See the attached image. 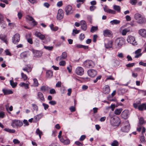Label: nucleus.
Returning <instances> with one entry per match:
<instances>
[{
    "instance_id": "obj_1",
    "label": "nucleus",
    "mask_w": 146,
    "mask_h": 146,
    "mask_svg": "<svg viewBox=\"0 0 146 146\" xmlns=\"http://www.w3.org/2000/svg\"><path fill=\"white\" fill-rule=\"evenodd\" d=\"M141 104V102L139 101L134 103L133 106L135 109H138L140 111L146 110V103H143L142 104Z\"/></svg>"
},
{
    "instance_id": "obj_2",
    "label": "nucleus",
    "mask_w": 146,
    "mask_h": 146,
    "mask_svg": "<svg viewBox=\"0 0 146 146\" xmlns=\"http://www.w3.org/2000/svg\"><path fill=\"white\" fill-rule=\"evenodd\" d=\"M125 40L122 37H120L116 39L115 42L116 48L119 49L121 46L125 44Z\"/></svg>"
},
{
    "instance_id": "obj_3",
    "label": "nucleus",
    "mask_w": 146,
    "mask_h": 146,
    "mask_svg": "<svg viewBox=\"0 0 146 146\" xmlns=\"http://www.w3.org/2000/svg\"><path fill=\"white\" fill-rule=\"evenodd\" d=\"M23 124L22 121L17 119L13 120L11 123V125L14 128L21 127L23 125Z\"/></svg>"
},
{
    "instance_id": "obj_4",
    "label": "nucleus",
    "mask_w": 146,
    "mask_h": 146,
    "mask_svg": "<svg viewBox=\"0 0 146 146\" xmlns=\"http://www.w3.org/2000/svg\"><path fill=\"white\" fill-rule=\"evenodd\" d=\"M120 119L117 117L113 118L110 120L111 125L113 126H118L120 124Z\"/></svg>"
},
{
    "instance_id": "obj_5",
    "label": "nucleus",
    "mask_w": 146,
    "mask_h": 146,
    "mask_svg": "<svg viewBox=\"0 0 146 146\" xmlns=\"http://www.w3.org/2000/svg\"><path fill=\"white\" fill-rule=\"evenodd\" d=\"M84 66L87 68H92L94 66L93 62L90 60H87L84 62Z\"/></svg>"
},
{
    "instance_id": "obj_6",
    "label": "nucleus",
    "mask_w": 146,
    "mask_h": 146,
    "mask_svg": "<svg viewBox=\"0 0 146 146\" xmlns=\"http://www.w3.org/2000/svg\"><path fill=\"white\" fill-rule=\"evenodd\" d=\"M129 128L130 126L128 122L125 121L122 127L121 130L123 132H127L129 131Z\"/></svg>"
},
{
    "instance_id": "obj_7",
    "label": "nucleus",
    "mask_w": 146,
    "mask_h": 146,
    "mask_svg": "<svg viewBox=\"0 0 146 146\" xmlns=\"http://www.w3.org/2000/svg\"><path fill=\"white\" fill-rule=\"evenodd\" d=\"M33 53L35 57H40L42 55L43 52L41 51H39L32 48L31 50Z\"/></svg>"
},
{
    "instance_id": "obj_8",
    "label": "nucleus",
    "mask_w": 146,
    "mask_h": 146,
    "mask_svg": "<svg viewBox=\"0 0 146 146\" xmlns=\"http://www.w3.org/2000/svg\"><path fill=\"white\" fill-rule=\"evenodd\" d=\"M127 40L129 43L135 45L137 44L135 38L131 35L129 36L127 38Z\"/></svg>"
},
{
    "instance_id": "obj_9",
    "label": "nucleus",
    "mask_w": 146,
    "mask_h": 146,
    "mask_svg": "<svg viewBox=\"0 0 146 146\" xmlns=\"http://www.w3.org/2000/svg\"><path fill=\"white\" fill-rule=\"evenodd\" d=\"M20 40V36L19 34H16L12 37V42L14 44H17Z\"/></svg>"
},
{
    "instance_id": "obj_10",
    "label": "nucleus",
    "mask_w": 146,
    "mask_h": 146,
    "mask_svg": "<svg viewBox=\"0 0 146 146\" xmlns=\"http://www.w3.org/2000/svg\"><path fill=\"white\" fill-rule=\"evenodd\" d=\"M64 17L63 11L62 9H59L58 11V13L57 15V19L58 20H60Z\"/></svg>"
},
{
    "instance_id": "obj_11",
    "label": "nucleus",
    "mask_w": 146,
    "mask_h": 146,
    "mask_svg": "<svg viewBox=\"0 0 146 146\" xmlns=\"http://www.w3.org/2000/svg\"><path fill=\"white\" fill-rule=\"evenodd\" d=\"M67 53L66 52H64L62 53L60 56L57 57L56 58V60L57 61H60L61 60L65 59L67 58Z\"/></svg>"
},
{
    "instance_id": "obj_12",
    "label": "nucleus",
    "mask_w": 146,
    "mask_h": 146,
    "mask_svg": "<svg viewBox=\"0 0 146 146\" xmlns=\"http://www.w3.org/2000/svg\"><path fill=\"white\" fill-rule=\"evenodd\" d=\"M84 71L83 68L81 67H78L76 69V74L80 76H82L84 73Z\"/></svg>"
},
{
    "instance_id": "obj_13",
    "label": "nucleus",
    "mask_w": 146,
    "mask_h": 146,
    "mask_svg": "<svg viewBox=\"0 0 146 146\" xmlns=\"http://www.w3.org/2000/svg\"><path fill=\"white\" fill-rule=\"evenodd\" d=\"M87 73L88 76L92 77H94L97 73L96 70L92 69L89 70Z\"/></svg>"
},
{
    "instance_id": "obj_14",
    "label": "nucleus",
    "mask_w": 146,
    "mask_h": 146,
    "mask_svg": "<svg viewBox=\"0 0 146 146\" xmlns=\"http://www.w3.org/2000/svg\"><path fill=\"white\" fill-rule=\"evenodd\" d=\"M103 35L105 37H111L113 34L111 31L109 29H106L103 31Z\"/></svg>"
},
{
    "instance_id": "obj_15",
    "label": "nucleus",
    "mask_w": 146,
    "mask_h": 146,
    "mask_svg": "<svg viewBox=\"0 0 146 146\" xmlns=\"http://www.w3.org/2000/svg\"><path fill=\"white\" fill-rule=\"evenodd\" d=\"M40 90L41 91H55L54 89H51L47 86H43L40 88Z\"/></svg>"
},
{
    "instance_id": "obj_16",
    "label": "nucleus",
    "mask_w": 146,
    "mask_h": 146,
    "mask_svg": "<svg viewBox=\"0 0 146 146\" xmlns=\"http://www.w3.org/2000/svg\"><path fill=\"white\" fill-rule=\"evenodd\" d=\"M72 7L70 5L66 6L65 8V11L67 15L72 13Z\"/></svg>"
},
{
    "instance_id": "obj_17",
    "label": "nucleus",
    "mask_w": 146,
    "mask_h": 146,
    "mask_svg": "<svg viewBox=\"0 0 146 146\" xmlns=\"http://www.w3.org/2000/svg\"><path fill=\"white\" fill-rule=\"evenodd\" d=\"M81 28L82 30L85 31L87 29V26L86 21L84 20L81 21L80 22Z\"/></svg>"
},
{
    "instance_id": "obj_18",
    "label": "nucleus",
    "mask_w": 146,
    "mask_h": 146,
    "mask_svg": "<svg viewBox=\"0 0 146 146\" xmlns=\"http://www.w3.org/2000/svg\"><path fill=\"white\" fill-rule=\"evenodd\" d=\"M129 113V111L128 110H124L121 113L122 117L124 119H126L127 118Z\"/></svg>"
},
{
    "instance_id": "obj_19",
    "label": "nucleus",
    "mask_w": 146,
    "mask_h": 146,
    "mask_svg": "<svg viewBox=\"0 0 146 146\" xmlns=\"http://www.w3.org/2000/svg\"><path fill=\"white\" fill-rule=\"evenodd\" d=\"M139 34L141 36L146 37V30L144 29H141L139 31Z\"/></svg>"
},
{
    "instance_id": "obj_20",
    "label": "nucleus",
    "mask_w": 146,
    "mask_h": 146,
    "mask_svg": "<svg viewBox=\"0 0 146 146\" xmlns=\"http://www.w3.org/2000/svg\"><path fill=\"white\" fill-rule=\"evenodd\" d=\"M35 35L41 40H44L45 38V36L39 32L36 31L35 33Z\"/></svg>"
},
{
    "instance_id": "obj_21",
    "label": "nucleus",
    "mask_w": 146,
    "mask_h": 146,
    "mask_svg": "<svg viewBox=\"0 0 146 146\" xmlns=\"http://www.w3.org/2000/svg\"><path fill=\"white\" fill-rule=\"evenodd\" d=\"M60 141L65 145L69 144L70 143V140L68 139H66H66H64L63 138H60Z\"/></svg>"
},
{
    "instance_id": "obj_22",
    "label": "nucleus",
    "mask_w": 146,
    "mask_h": 146,
    "mask_svg": "<svg viewBox=\"0 0 146 146\" xmlns=\"http://www.w3.org/2000/svg\"><path fill=\"white\" fill-rule=\"evenodd\" d=\"M26 19L29 21H32V23L34 24V25H36L37 24L36 22L34 20V19L31 16L27 15L26 17Z\"/></svg>"
},
{
    "instance_id": "obj_23",
    "label": "nucleus",
    "mask_w": 146,
    "mask_h": 146,
    "mask_svg": "<svg viewBox=\"0 0 146 146\" xmlns=\"http://www.w3.org/2000/svg\"><path fill=\"white\" fill-rule=\"evenodd\" d=\"M0 39L3 41L6 44H7V38L5 35L3 34L0 35Z\"/></svg>"
},
{
    "instance_id": "obj_24",
    "label": "nucleus",
    "mask_w": 146,
    "mask_h": 146,
    "mask_svg": "<svg viewBox=\"0 0 146 146\" xmlns=\"http://www.w3.org/2000/svg\"><path fill=\"white\" fill-rule=\"evenodd\" d=\"M141 51V49H139L135 51V54L136 55L135 56V58H138L139 56H141L142 54L140 53Z\"/></svg>"
},
{
    "instance_id": "obj_25",
    "label": "nucleus",
    "mask_w": 146,
    "mask_h": 146,
    "mask_svg": "<svg viewBox=\"0 0 146 146\" xmlns=\"http://www.w3.org/2000/svg\"><path fill=\"white\" fill-rule=\"evenodd\" d=\"M146 21V19L144 17L142 16L137 21V22L141 24L144 23Z\"/></svg>"
},
{
    "instance_id": "obj_26",
    "label": "nucleus",
    "mask_w": 146,
    "mask_h": 146,
    "mask_svg": "<svg viewBox=\"0 0 146 146\" xmlns=\"http://www.w3.org/2000/svg\"><path fill=\"white\" fill-rule=\"evenodd\" d=\"M113 42L112 41H109L107 44H105V47L106 48H110L112 47Z\"/></svg>"
},
{
    "instance_id": "obj_27",
    "label": "nucleus",
    "mask_w": 146,
    "mask_h": 146,
    "mask_svg": "<svg viewBox=\"0 0 146 146\" xmlns=\"http://www.w3.org/2000/svg\"><path fill=\"white\" fill-rule=\"evenodd\" d=\"M28 83H25L24 82H21L20 84L19 85L21 86L24 87L26 89L29 88V83L28 82Z\"/></svg>"
},
{
    "instance_id": "obj_28",
    "label": "nucleus",
    "mask_w": 146,
    "mask_h": 146,
    "mask_svg": "<svg viewBox=\"0 0 146 146\" xmlns=\"http://www.w3.org/2000/svg\"><path fill=\"white\" fill-rule=\"evenodd\" d=\"M76 47L77 48H83L86 49L88 48V46H84L80 44H77L76 45Z\"/></svg>"
},
{
    "instance_id": "obj_29",
    "label": "nucleus",
    "mask_w": 146,
    "mask_h": 146,
    "mask_svg": "<svg viewBox=\"0 0 146 146\" xmlns=\"http://www.w3.org/2000/svg\"><path fill=\"white\" fill-rule=\"evenodd\" d=\"M122 111V108L117 109L115 110V114L116 115H119L120 114Z\"/></svg>"
},
{
    "instance_id": "obj_30",
    "label": "nucleus",
    "mask_w": 146,
    "mask_h": 146,
    "mask_svg": "<svg viewBox=\"0 0 146 146\" xmlns=\"http://www.w3.org/2000/svg\"><path fill=\"white\" fill-rule=\"evenodd\" d=\"M120 23V21L116 19L113 20L110 22V24L112 25H117L119 24Z\"/></svg>"
},
{
    "instance_id": "obj_31",
    "label": "nucleus",
    "mask_w": 146,
    "mask_h": 146,
    "mask_svg": "<svg viewBox=\"0 0 146 146\" xmlns=\"http://www.w3.org/2000/svg\"><path fill=\"white\" fill-rule=\"evenodd\" d=\"M36 133L37 135H38L40 138L41 139V136L43 135L42 132L40 131L39 129L38 128L36 130Z\"/></svg>"
},
{
    "instance_id": "obj_32",
    "label": "nucleus",
    "mask_w": 146,
    "mask_h": 146,
    "mask_svg": "<svg viewBox=\"0 0 146 146\" xmlns=\"http://www.w3.org/2000/svg\"><path fill=\"white\" fill-rule=\"evenodd\" d=\"M4 130L11 133H14L15 132V130L13 129H11L8 128H5Z\"/></svg>"
},
{
    "instance_id": "obj_33",
    "label": "nucleus",
    "mask_w": 146,
    "mask_h": 146,
    "mask_svg": "<svg viewBox=\"0 0 146 146\" xmlns=\"http://www.w3.org/2000/svg\"><path fill=\"white\" fill-rule=\"evenodd\" d=\"M46 74V76L48 78H51L52 76L53 73L52 71L51 70H49L47 71Z\"/></svg>"
},
{
    "instance_id": "obj_34",
    "label": "nucleus",
    "mask_w": 146,
    "mask_h": 146,
    "mask_svg": "<svg viewBox=\"0 0 146 146\" xmlns=\"http://www.w3.org/2000/svg\"><path fill=\"white\" fill-rule=\"evenodd\" d=\"M50 27L51 30L53 31H56L58 29V27L56 26L54 27V25L53 24H51L50 25Z\"/></svg>"
},
{
    "instance_id": "obj_35",
    "label": "nucleus",
    "mask_w": 146,
    "mask_h": 146,
    "mask_svg": "<svg viewBox=\"0 0 146 146\" xmlns=\"http://www.w3.org/2000/svg\"><path fill=\"white\" fill-rule=\"evenodd\" d=\"M113 8L118 12H120L121 8L119 6L115 5H114L113 7Z\"/></svg>"
},
{
    "instance_id": "obj_36",
    "label": "nucleus",
    "mask_w": 146,
    "mask_h": 146,
    "mask_svg": "<svg viewBox=\"0 0 146 146\" xmlns=\"http://www.w3.org/2000/svg\"><path fill=\"white\" fill-rule=\"evenodd\" d=\"M129 30L128 29H123L122 30V31L121 32V34L123 36L125 35L128 32H129Z\"/></svg>"
},
{
    "instance_id": "obj_37",
    "label": "nucleus",
    "mask_w": 146,
    "mask_h": 146,
    "mask_svg": "<svg viewBox=\"0 0 146 146\" xmlns=\"http://www.w3.org/2000/svg\"><path fill=\"white\" fill-rule=\"evenodd\" d=\"M38 97L42 101L44 100V98L43 94L41 92H39L38 93Z\"/></svg>"
},
{
    "instance_id": "obj_38",
    "label": "nucleus",
    "mask_w": 146,
    "mask_h": 146,
    "mask_svg": "<svg viewBox=\"0 0 146 146\" xmlns=\"http://www.w3.org/2000/svg\"><path fill=\"white\" fill-rule=\"evenodd\" d=\"M10 82L11 85L13 88H15L17 86V83L14 82L13 80H10Z\"/></svg>"
},
{
    "instance_id": "obj_39",
    "label": "nucleus",
    "mask_w": 146,
    "mask_h": 146,
    "mask_svg": "<svg viewBox=\"0 0 146 146\" xmlns=\"http://www.w3.org/2000/svg\"><path fill=\"white\" fill-rule=\"evenodd\" d=\"M142 16L141 15L138 13H136L135 15V19H136L137 21L138 20L139 18H140Z\"/></svg>"
},
{
    "instance_id": "obj_40",
    "label": "nucleus",
    "mask_w": 146,
    "mask_h": 146,
    "mask_svg": "<svg viewBox=\"0 0 146 146\" xmlns=\"http://www.w3.org/2000/svg\"><path fill=\"white\" fill-rule=\"evenodd\" d=\"M119 145V142L116 140L113 141L111 144L112 146H118Z\"/></svg>"
},
{
    "instance_id": "obj_41",
    "label": "nucleus",
    "mask_w": 146,
    "mask_h": 146,
    "mask_svg": "<svg viewBox=\"0 0 146 146\" xmlns=\"http://www.w3.org/2000/svg\"><path fill=\"white\" fill-rule=\"evenodd\" d=\"M98 30V27L97 26H92L90 30V32L91 33H93Z\"/></svg>"
},
{
    "instance_id": "obj_42",
    "label": "nucleus",
    "mask_w": 146,
    "mask_h": 146,
    "mask_svg": "<svg viewBox=\"0 0 146 146\" xmlns=\"http://www.w3.org/2000/svg\"><path fill=\"white\" fill-rule=\"evenodd\" d=\"M23 70L24 71H25L28 73H29V72H31V70L30 67L28 66V67H26L25 68H23Z\"/></svg>"
},
{
    "instance_id": "obj_43",
    "label": "nucleus",
    "mask_w": 146,
    "mask_h": 146,
    "mask_svg": "<svg viewBox=\"0 0 146 146\" xmlns=\"http://www.w3.org/2000/svg\"><path fill=\"white\" fill-rule=\"evenodd\" d=\"M40 115H38L35 116L34 118V120L33 121L36 122L38 121L40 118Z\"/></svg>"
},
{
    "instance_id": "obj_44",
    "label": "nucleus",
    "mask_w": 146,
    "mask_h": 146,
    "mask_svg": "<svg viewBox=\"0 0 146 146\" xmlns=\"http://www.w3.org/2000/svg\"><path fill=\"white\" fill-rule=\"evenodd\" d=\"M27 56V54L26 52H23L21 54V57L22 58H25Z\"/></svg>"
},
{
    "instance_id": "obj_45",
    "label": "nucleus",
    "mask_w": 146,
    "mask_h": 146,
    "mask_svg": "<svg viewBox=\"0 0 146 146\" xmlns=\"http://www.w3.org/2000/svg\"><path fill=\"white\" fill-rule=\"evenodd\" d=\"M139 125H142L143 124L145 123V121L143 118L141 117L139 119Z\"/></svg>"
},
{
    "instance_id": "obj_46",
    "label": "nucleus",
    "mask_w": 146,
    "mask_h": 146,
    "mask_svg": "<svg viewBox=\"0 0 146 146\" xmlns=\"http://www.w3.org/2000/svg\"><path fill=\"white\" fill-rule=\"evenodd\" d=\"M5 116V112L3 111H0V118H3Z\"/></svg>"
},
{
    "instance_id": "obj_47",
    "label": "nucleus",
    "mask_w": 146,
    "mask_h": 146,
    "mask_svg": "<svg viewBox=\"0 0 146 146\" xmlns=\"http://www.w3.org/2000/svg\"><path fill=\"white\" fill-rule=\"evenodd\" d=\"M21 75L22 78L24 80H26L27 79V76L25 74L23 73L22 72L21 73Z\"/></svg>"
},
{
    "instance_id": "obj_48",
    "label": "nucleus",
    "mask_w": 146,
    "mask_h": 146,
    "mask_svg": "<svg viewBox=\"0 0 146 146\" xmlns=\"http://www.w3.org/2000/svg\"><path fill=\"white\" fill-rule=\"evenodd\" d=\"M44 48L49 50H51L53 48V47L52 46H44Z\"/></svg>"
},
{
    "instance_id": "obj_49",
    "label": "nucleus",
    "mask_w": 146,
    "mask_h": 146,
    "mask_svg": "<svg viewBox=\"0 0 146 146\" xmlns=\"http://www.w3.org/2000/svg\"><path fill=\"white\" fill-rule=\"evenodd\" d=\"M104 90L106 91H110V89L109 86L108 85L105 86L104 88Z\"/></svg>"
},
{
    "instance_id": "obj_50",
    "label": "nucleus",
    "mask_w": 146,
    "mask_h": 146,
    "mask_svg": "<svg viewBox=\"0 0 146 146\" xmlns=\"http://www.w3.org/2000/svg\"><path fill=\"white\" fill-rule=\"evenodd\" d=\"M135 63H129L127 64L126 65V66L128 68H131L133 67L135 65Z\"/></svg>"
},
{
    "instance_id": "obj_51",
    "label": "nucleus",
    "mask_w": 146,
    "mask_h": 146,
    "mask_svg": "<svg viewBox=\"0 0 146 146\" xmlns=\"http://www.w3.org/2000/svg\"><path fill=\"white\" fill-rule=\"evenodd\" d=\"M66 64V62L64 60H62L59 62V65L60 66H64Z\"/></svg>"
},
{
    "instance_id": "obj_52",
    "label": "nucleus",
    "mask_w": 146,
    "mask_h": 146,
    "mask_svg": "<svg viewBox=\"0 0 146 146\" xmlns=\"http://www.w3.org/2000/svg\"><path fill=\"white\" fill-rule=\"evenodd\" d=\"M140 140L141 142L143 143H145V137L144 135L141 137Z\"/></svg>"
},
{
    "instance_id": "obj_53",
    "label": "nucleus",
    "mask_w": 146,
    "mask_h": 146,
    "mask_svg": "<svg viewBox=\"0 0 146 146\" xmlns=\"http://www.w3.org/2000/svg\"><path fill=\"white\" fill-rule=\"evenodd\" d=\"M34 85L35 86H37L38 85V82L36 78L33 79Z\"/></svg>"
},
{
    "instance_id": "obj_54",
    "label": "nucleus",
    "mask_w": 146,
    "mask_h": 146,
    "mask_svg": "<svg viewBox=\"0 0 146 146\" xmlns=\"http://www.w3.org/2000/svg\"><path fill=\"white\" fill-rule=\"evenodd\" d=\"M84 38H85V35L84 34L82 33L79 36V39L80 40H83L84 39Z\"/></svg>"
},
{
    "instance_id": "obj_55",
    "label": "nucleus",
    "mask_w": 146,
    "mask_h": 146,
    "mask_svg": "<svg viewBox=\"0 0 146 146\" xmlns=\"http://www.w3.org/2000/svg\"><path fill=\"white\" fill-rule=\"evenodd\" d=\"M107 13L112 14H115L116 13V12L115 11L109 9Z\"/></svg>"
},
{
    "instance_id": "obj_56",
    "label": "nucleus",
    "mask_w": 146,
    "mask_h": 146,
    "mask_svg": "<svg viewBox=\"0 0 146 146\" xmlns=\"http://www.w3.org/2000/svg\"><path fill=\"white\" fill-rule=\"evenodd\" d=\"M63 5L62 2V1H58L57 3V6L59 7H61Z\"/></svg>"
},
{
    "instance_id": "obj_57",
    "label": "nucleus",
    "mask_w": 146,
    "mask_h": 146,
    "mask_svg": "<svg viewBox=\"0 0 146 146\" xmlns=\"http://www.w3.org/2000/svg\"><path fill=\"white\" fill-rule=\"evenodd\" d=\"M78 30L77 29H73L72 31V35L73 36H75V34H78Z\"/></svg>"
},
{
    "instance_id": "obj_58",
    "label": "nucleus",
    "mask_w": 146,
    "mask_h": 146,
    "mask_svg": "<svg viewBox=\"0 0 146 146\" xmlns=\"http://www.w3.org/2000/svg\"><path fill=\"white\" fill-rule=\"evenodd\" d=\"M130 3L132 5H135L137 3V0H130Z\"/></svg>"
},
{
    "instance_id": "obj_59",
    "label": "nucleus",
    "mask_w": 146,
    "mask_h": 146,
    "mask_svg": "<svg viewBox=\"0 0 146 146\" xmlns=\"http://www.w3.org/2000/svg\"><path fill=\"white\" fill-rule=\"evenodd\" d=\"M101 77H102V76L100 75L99 76H97V78H96V79L94 80V83H96L97 82V81L98 80H100L101 79Z\"/></svg>"
},
{
    "instance_id": "obj_60",
    "label": "nucleus",
    "mask_w": 146,
    "mask_h": 146,
    "mask_svg": "<svg viewBox=\"0 0 146 146\" xmlns=\"http://www.w3.org/2000/svg\"><path fill=\"white\" fill-rule=\"evenodd\" d=\"M75 144L78 146H83V144L78 141H76L75 142Z\"/></svg>"
},
{
    "instance_id": "obj_61",
    "label": "nucleus",
    "mask_w": 146,
    "mask_h": 146,
    "mask_svg": "<svg viewBox=\"0 0 146 146\" xmlns=\"http://www.w3.org/2000/svg\"><path fill=\"white\" fill-rule=\"evenodd\" d=\"M69 109L72 112L75 111H76V109L73 106H71L70 108Z\"/></svg>"
},
{
    "instance_id": "obj_62",
    "label": "nucleus",
    "mask_w": 146,
    "mask_h": 146,
    "mask_svg": "<svg viewBox=\"0 0 146 146\" xmlns=\"http://www.w3.org/2000/svg\"><path fill=\"white\" fill-rule=\"evenodd\" d=\"M86 136L84 135H82L79 139V140L80 141H83L86 138Z\"/></svg>"
},
{
    "instance_id": "obj_63",
    "label": "nucleus",
    "mask_w": 146,
    "mask_h": 146,
    "mask_svg": "<svg viewBox=\"0 0 146 146\" xmlns=\"http://www.w3.org/2000/svg\"><path fill=\"white\" fill-rule=\"evenodd\" d=\"M23 123L24 124V126H28L29 125L27 120H24L23 121Z\"/></svg>"
},
{
    "instance_id": "obj_64",
    "label": "nucleus",
    "mask_w": 146,
    "mask_h": 146,
    "mask_svg": "<svg viewBox=\"0 0 146 146\" xmlns=\"http://www.w3.org/2000/svg\"><path fill=\"white\" fill-rule=\"evenodd\" d=\"M96 8V6L92 5L90 7V10L91 11H94Z\"/></svg>"
}]
</instances>
